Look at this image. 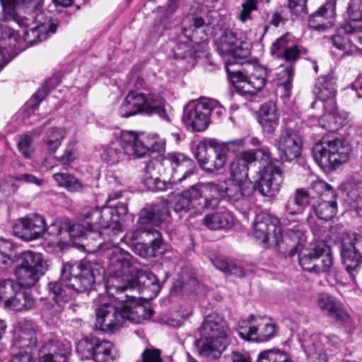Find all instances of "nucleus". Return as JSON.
Listing matches in <instances>:
<instances>
[{
  "label": "nucleus",
  "instance_id": "nucleus-1",
  "mask_svg": "<svg viewBox=\"0 0 362 362\" xmlns=\"http://www.w3.org/2000/svg\"><path fill=\"white\" fill-rule=\"evenodd\" d=\"M110 276L107 281V292L117 295L115 298L120 302L117 307L111 303L99 305L95 310V327L100 330L115 332L119 329L124 322L140 323L146 318V308L137 298L129 293H124L128 287L126 284L119 285V279H124L129 262L126 254L116 250L110 259Z\"/></svg>",
  "mask_w": 362,
  "mask_h": 362
},
{
  "label": "nucleus",
  "instance_id": "nucleus-2",
  "mask_svg": "<svg viewBox=\"0 0 362 362\" xmlns=\"http://www.w3.org/2000/svg\"><path fill=\"white\" fill-rule=\"evenodd\" d=\"M104 274L103 267L96 261L64 264L60 279L49 281L47 285L48 300L43 305V312L52 317H57L71 298V289L77 293L89 291L94 284L103 279Z\"/></svg>",
  "mask_w": 362,
  "mask_h": 362
},
{
  "label": "nucleus",
  "instance_id": "nucleus-3",
  "mask_svg": "<svg viewBox=\"0 0 362 362\" xmlns=\"http://www.w3.org/2000/svg\"><path fill=\"white\" fill-rule=\"evenodd\" d=\"M138 227L130 235L121 238L137 255L151 259L163 254L164 241L160 232L151 226H158L170 216L168 204L161 202L146 204L139 212Z\"/></svg>",
  "mask_w": 362,
  "mask_h": 362
},
{
  "label": "nucleus",
  "instance_id": "nucleus-4",
  "mask_svg": "<svg viewBox=\"0 0 362 362\" xmlns=\"http://www.w3.org/2000/svg\"><path fill=\"white\" fill-rule=\"evenodd\" d=\"M279 224L286 226V220L267 214H257L253 223L254 236L264 244L273 238L280 253L285 257H293L305 242V235L299 228H288L284 234L278 236L282 230Z\"/></svg>",
  "mask_w": 362,
  "mask_h": 362
},
{
  "label": "nucleus",
  "instance_id": "nucleus-5",
  "mask_svg": "<svg viewBox=\"0 0 362 362\" xmlns=\"http://www.w3.org/2000/svg\"><path fill=\"white\" fill-rule=\"evenodd\" d=\"M47 269V262L40 253L25 251L17 258L15 275L17 283L5 279L0 283V301L7 302L20 286L30 287L35 284Z\"/></svg>",
  "mask_w": 362,
  "mask_h": 362
},
{
  "label": "nucleus",
  "instance_id": "nucleus-6",
  "mask_svg": "<svg viewBox=\"0 0 362 362\" xmlns=\"http://www.w3.org/2000/svg\"><path fill=\"white\" fill-rule=\"evenodd\" d=\"M228 330V323L222 315L217 313L206 315L198 329L199 338L194 341L199 354L209 359L220 358L229 344Z\"/></svg>",
  "mask_w": 362,
  "mask_h": 362
},
{
  "label": "nucleus",
  "instance_id": "nucleus-7",
  "mask_svg": "<svg viewBox=\"0 0 362 362\" xmlns=\"http://www.w3.org/2000/svg\"><path fill=\"white\" fill-rule=\"evenodd\" d=\"M243 139L218 143L214 140L199 142L193 150V154L200 168L206 173L221 170L226 164L230 155L239 153L244 148Z\"/></svg>",
  "mask_w": 362,
  "mask_h": 362
},
{
  "label": "nucleus",
  "instance_id": "nucleus-8",
  "mask_svg": "<svg viewBox=\"0 0 362 362\" xmlns=\"http://www.w3.org/2000/svg\"><path fill=\"white\" fill-rule=\"evenodd\" d=\"M166 102L160 96L153 93L130 91L119 109L122 117L128 118L138 114L148 116L157 115L163 120L170 122L166 110Z\"/></svg>",
  "mask_w": 362,
  "mask_h": 362
},
{
  "label": "nucleus",
  "instance_id": "nucleus-9",
  "mask_svg": "<svg viewBox=\"0 0 362 362\" xmlns=\"http://www.w3.org/2000/svg\"><path fill=\"white\" fill-rule=\"evenodd\" d=\"M204 25V21L202 17L187 16L180 28L182 35L195 44L194 46L185 42H178L173 48V57L177 59H188L194 65L197 58L201 57L204 54L206 45L204 41H199L197 37L198 30Z\"/></svg>",
  "mask_w": 362,
  "mask_h": 362
},
{
  "label": "nucleus",
  "instance_id": "nucleus-10",
  "mask_svg": "<svg viewBox=\"0 0 362 362\" xmlns=\"http://www.w3.org/2000/svg\"><path fill=\"white\" fill-rule=\"evenodd\" d=\"M315 161L324 171L334 170L349 159V148L339 139L323 137L312 148Z\"/></svg>",
  "mask_w": 362,
  "mask_h": 362
},
{
  "label": "nucleus",
  "instance_id": "nucleus-11",
  "mask_svg": "<svg viewBox=\"0 0 362 362\" xmlns=\"http://www.w3.org/2000/svg\"><path fill=\"white\" fill-rule=\"evenodd\" d=\"M202 184L192 185L190 187L177 194L173 201V210L180 217L189 212H201L204 209L217 207L220 200L214 196L204 197Z\"/></svg>",
  "mask_w": 362,
  "mask_h": 362
},
{
  "label": "nucleus",
  "instance_id": "nucleus-12",
  "mask_svg": "<svg viewBox=\"0 0 362 362\" xmlns=\"http://www.w3.org/2000/svg\"><path fill=\"white\" fill-rule=\"evenodd\" d=\"M298 262L301 268L308 272L320 274L330 273L334 268L331 247L325 244H316L310 247H303L298 251Z\"/></svg>",
  "mask_w": 362,
  "mask_h": 362
},
{
  "label": "nucleus",
  "instance_id": "nucleus-13",
  "mask_svg": "<svg viewBox=\"0 0 362 362\" xmlns=\"http://www.w3.org/2000/svg\"><path fill=\"white\" fill-rule=\"evenodd\" d=\"M235 157L228 165L229 180L239 183L247 182L248 166L258 160L269 162L271 152L267 147L240 151L234 154Z\"/></svg>",
  "mask_w": 362,
  "mask_h": 362
},
{
  "label": "nucleus",
  "instance_id": "nucleus-14",
  "mask_svg": "<svg viewBox=\"0 0 362 362\" xmlns=\"http://www.w3.org/2000/svg\"><path fill=\"white\" fill-rule=\"evenodd\" d=\"M76 351L81 360L112 362L115 359L114 344L95 337H84L76 344Z\"/></svg>",
  "mask_w": 362,
  "mask_h": 362
},
{
  "label": "nucleus",
  "instance_id": "nucleus-15",
  "mask_svg": "<svg viewBox=\"0 0 362 362\" xmlns=\"http://www.w3.org/2000/svg\"><path fill=\"white\" fill-rule=\"evenodd\" d=\"M121 145L126 155L134 158H141L151 152L160 151L163 144L144 134L125 131L121 134Z\"/></svg>",
  "mask_w": 362,
  "mask_h": 362
},
{
  "label": "nucleus",
  "instance_id": "nucleus-16",
  "mask_svg": "<svg viewBox=\"0 0 362 362\" xmlns=\"http://www.w3.org/2000/svg\"><path fill=\"white\" fill-rule=\"evenodd\" d=\"M112 209L108 206L90 207L82 212L83 222L88 229L87 235L98 242L96 247L102 244L101 230L112 228Z\"/></svg>",
  "mask_w": 362,
  "mask_h": 362
},
{
  "label": "nucleus",
  "instance_id": "nucleus-17",
  "mask_svg": "<svg viewBox=\"0 0 362 362\" xmlns=\"http://www.w3.org/2000/svg\"><path fill=\"white\" fill-rule=\"evenodd\" d=\"M341 245L342 263L354 279L362 265V235L346 233L342 237Z\"/></svg>",
  "mask_w": 362,
  "mask_h": 362
},
{
  "label": "nucleus",
  "instance_id": "nucleus-18",
  "mask_svg": "<svg viewBox=\"0 0 362 362\" xmlns=\"http://www.w3.org/2000/svg\"><path fill=\"white\" fill-rule=\"evenodd\" d=\"M263 169L259 168L257 177L253 182H250V187L252 191V195L255 192H258L261 196L265 197H274L280 191L281 184L283 183V171L279 166L270 165Z\"/></svg>",
  "mask_w": 362,
  "mask_h": 362
},
{
  "label": "nucleus",
  "instance_id": "nucleus-19",
  "mask_svg": "<svg viewBox=\"0 0 362 362\" xmlns=\"http://www.w3.org/2000/svg\"><path fill=\"white\" fill-rule=\"evenodd\" d=\"M226 71L234 83L236 91L241 95H253L266 84L267 74L264 67H257L250 76L240 71L230 70L228 64H226Z\"/></svg>",
  "mask_w": 362,
  "mask_h": 362
},
{
  "label": "nucleus",
  "instance_id": "nucleus-20",
  "mask_svg": "<svg viewBox=\"0 0 362 362\" xmlns=\"http://www.w3.org/2000/svg\"><path fill=\"white\" fill-rule=\"evenodd\" d=\"M247 37L241 30L226 29L216 41L221 55L231 56L234 59H245L250 53Z\"/></svg>",
  "mask_w": 362,
  "mask_h": 362
},
{
  "label": "nucleus",
  "instance_id": "nucleus-21",
  "mask_svg": "<svg viewBox=\"0 0 362 362\" xmlns=\"http://www.w3.org/2000/svg\"><path fill=\"white\" fill-rule=\"evenodd\" d=\"M116 250H119L124 252L126 254L127 259L129 262L126 276H124V280L122 278L119 279V284L122 285L124 284L127 285L128 290L126 292H131L132 288H136L139 292L143 295L144 298L153 299L156 298L161 288V286L157 276L151 272H142L138 275L136 282H130L129 277V269L130 267L129 259V254L124 250L117 247L112 250L110 259L112 257V253L115 252ZM116 284H118V282Z\"/></svg>",
  "mask_w": 362,
  "mask_h": 362
},
{
  "label": "nucleus",
  "instance_id": "nucleus-22",
  "mask_svg": "<svg viewBox=\"0 0 362 362\" xmlns=\"http://www.w3.org/2000/svg\"><path fill=\"white\" fill-rule=\"evenodd\" d=\"M45 230V219L37 214H31L21 218L13 226V234L25 241L41 238Z\"/></svg>",
  "mask_w": 362,
  "mask_h": 362
},
{
  "label": "nucleus",
  "instance_id": "nucleus-23",
  "mask_svg": "<svg viewBox=\"0 0 362 362\" xmlns=\"http://www.w3.org/2000/svg\"><path fill=\"white\" fill-rule=\"evenodd\" d=\"M275 142L279 152V158L282 163L291 162L300 156L303 141L298 132L291 129H285L281 131Z\"/></svg>",
  "mask_w": 362,
  "mask_h": 362
},
{
  "label": "nucleus",
  "instance_id": "nucleus-24",
  "mask_svg": "<svg viewBox=\"0 0 362 362\" xmlns=\"http://www.w3.org/2000/svg\"><path fill=\"white\" fill-rule=\"evenodd\" d=\"M211 191L218 192V194L233 204L243 202L252 196L249 182L223 181L219 183L206 182L204 185Z\"/></svg>",
  "mask_w": 362,
  "mask_h": 362
},
{
  "label": "nucleus",
  "instance_id": "nucleus-25",
  "mask_svg": "<svg viewBox=\"0 0 362 362\" xmlns=\"http://www.w3.org/2000/svg\"><path fill=\"white\" fill-rule=\"evenodd\" d=\"M317 305L325 315L332 319L335 322L344 327L348 330L353 329L350 315L342 304L335 298L327 293H321L317 299Z\"/></svg>",
  "mask_w": 362,
  "mask_h": 362
},
{
  "label": "nucleus",
  "instance_id": "nucleus-26",
  "mask_svg": "<svg viewBox=\"0 0 362 362\" xmlns=\"http://www.w3.org/2000/svg\"><path fill=\"white\" fill-rule=\"evenodd\" d=\"M37 344V332L30 323H25L20 326L13 335L11 349L19 350L12 357L18 355L30 354L31 362L33 359V350Z\"/></svg>",
  "mask_w": 362,
  "mask_h": 362
},
{
  "label": "nucleus",
  "instance_id": "nucleus-27",
  "mask_svg": "<svg viewBox=\"0 0 362 362\" xmlns=\"http://www.w3.org/2000/svg\"><path fill=\"white\" fill-rule=\"evenodd\" d=\"M3 8V20L14 21L24 25L28 19L22 15L27 9H35L40 6L44 0H0Z\"/></svg>",
  "mask_w": 362,
  "mask_h": 362
},
{
  "label": "nucleus",
  "instance_id": "nucleus-28",
  "mask_svg": "<svg viewBox=\"0 0 362 362\" xmlns=\"http://www.w3.org/2000/svg\"><path fill=\"white\" fill-rule=\"evenodd\" d=\"M184 123L194 132L205 130L209 123V112L204 100L187 105L182 116Z\"/></svg>",
  "mask_w": 362,
  "mask_h": 362
},
{
  "label": "nucleus",
  "instance_id": "nucleus-29",
  "mask_svg": "<svg viewBox=\"0 0 362 362\" xmlns=\"http://www.w3.org/2000/svg\"><path fill=\"white\" fill-rule=\"evenodd\" d=\"M71 349L69 344L57 339L47 341L40 350V362H67Z\"/></svg>",
  "mask_w": 362,
  "mask_h": 362
},
{
  "label": "nucleus",
  "instance_id": "nucleus-30",
  "mask_svg": "<svg viewBox=\"0 0 362 362\" xmlns=\"http://www.w3.org/2000/svg\"><path fill=\"white\" fill-rule=\"evenodd\" d=\"M279 114L276 103L272 100L262 105L258 116V122L264 134L273 135L279 127Z\"/></svg>",
  "mask_w": 362,
  "mask_h": 362
},
{
  "label": "nucleus",
  "instance_id": "nucleus-31",
  "mask_svg": "<svg viewBox=\"0 0 362 362\" xmlns=\"http://www.w3.org/2000/svg\"><path fill=\"white\" fill-rule=\"evenodd\" d=\"M42 4L43 3L33 10L27 9L22 12V15L28 19L27 23L24 25H21L17 22H15V23L20 27H23L27 26L32 21L33 23L35 24L34 26L40 29L43 33H47L48 32L54 33L57 28L52 22L51 16H47L44 11L41 10ZM8 22L10 23L11 21ZM12 22L14 23V21Z\"/></svg>",
  "mask_w": 362,
  "mask_h": 362
},
{
  "label": "nucleus",
  "instance_id": "nucleus-32",
  "mask_svg": "<svg viewBox=\"0 0 362 362\" xmlns=\"http://www.w3.org/2000/svg\"><path fill=\"white\" fill-rule=\"evenodd\" d=\"M276 331V326L272 323H266L262 328L255 326H241L238 329V335L249 341L263 342L271 339Z\"/></svg>",
  "mask_w": 362,
  "mask_h": 362
},
{
  "label": "nucleus",
  "instance_id": "nucleus-33",
  "mask_svg": "<svg viewBox=\"0 0 362 362\" xmlns=\"http://www.w3.org/2000/svg\"><path fill=\"white\" fill-rule=\"evenodd\" d=\"M192 160L182 153L170 152L155 161L160 167H163L165 170L175 175L177 172L184 171L185 166L191 165Z\"/></svg>",
  "mask_w": 362,
  "mask_h": 362
},
{
  "label": "nucleus",
  "instance_id": "nucleus-34",
  "mask_svg": "<svg viewBox=\"0 0 362 362\" xmlns=\"http://www.w3.org/2000/svg\"><path fill=\"white\" fill-rule=\"evenodd\" d=\"M202 223L212 230H228L234 225V218L229 211L220 210L206 214L202 220Z\"/></svg>",
  "mask_w": 362,
  "mask_h": 362
},
{
  "label": "nucleus",
  "instance_id": "nucleus-35",
  "mask_svg": "<svg viewBox=\"0 0 362 362\" xmlns=\"http://www.w3.org/2000/svg\"><path fill=\"white\" fill-rule=\"evenodd\" d=\"M156 169L160 170V166L156 161L151 160L146 164L143 183L151 191H166L171 187V184L161 180L158 176L160 173L156 172Z\"/></svg>",
  "mask_w": 362,
  "mask_h": 362
},
{
  "label": "nucleus",
  "instance_id": "nucleus-36",
  "mask_svg": "<svg viewBox=\"0 0 362 362\" xmlns=\"http://www.w3.org/2000/svg\"><path fill=\"white\" fill-rule=\"evenodd\" d=\"M335 0H327L317 11L310 16L308 26L315 30H324L327 28L324 19L333 17L335 14Z\"/></svg>",
  "mask_w": 362,
  "mask_h": 362
},
{
  "label": "nucleus",
  "instance_id": "nucleus-37",
  "mask_svg": "<svg viewBox=\"0 0 362 362\" xmlns=\"http://www.w3.org/2000/svg\"><path fill=\"white\" fill-rule=\"evenodd\" d=\"M317 98L324 103L329 100H334L336 93V80L330 74L318 77L313 90Z\"/></svg>",
  "mask_w": 362,
  "mask_h": 362
},
{
  "label": "nucleus",
  "instance_id": "nucleus-38",
  "mask_svg": "<svg viewBox=\"0 0 362 362\" xmlns=\"http://www.w3.org/2000/svg\"><path fill=\"white\" fill-rule=\"evenodd\" d=\"M35 305V300L31 293L23 288L18 291L4 303V308L15 311H23L33 308Z\"/></svg>",
  "mask_w": 362,
  "mask_h": 362
},
{
  "label": "nucleus",
  "instance_id": "nucleus-39",
  "mask_svg": "<svg viewBox=\"0 0 362 362\" xmlns=\"http://www.w3.org/2000/svg\"><path fill=\"white\" fill-rule=\"evenodd\" d=\"M325 113L320 120V125L329 132H335L342 126L341 117L339 116L335 100H329L323 103Z\"/></svg>",
  "mask_w": 362,
  "mask_h": 362
},
{
  "label": "nucleus",
  "instance_id": "nucleus-40",
  "mask_svg": "<svg viewBox=\"0 0 362 362\" xmlns=\"http://www.w3.org/2000/svg\"><path fill=\"white\" fill-rule=\"evenodd\" d=\"M337 199L330 198L329 200H317V203L311 205V211L316 216L322 220H331L337 213Z\"/></svg>",
  "mask_w": 362,
  "mask_h": 362
},
{
  "label": "nucleus",
  "instance_id": "nucleus-41",
  "mask_svg": "<svg viewBox=\"0 0 362 362\" xmlns=\"http://www.w3.org/2000/svg\"><path fill=\"white\" fill-rule=\"evenodd\" d=\"M65 134V131L60 128L49 129L43 138V146L50 153H54L61 146Z\"/></svg>",
  "mask_w": 362,
  "mask_h": 362
},
{
  "label": "nucleus",
  "instance_id": "nucleus-42",
  "mask_svg": "<svg viewBox=\"0 0 362 362\" xmlns=\"http://www.w3.org/2000/svg\"><path fill=\"white\" fill-rule=\"evenodd\" d=\"M52 177L59 186L65 187L69 192H76L83 189L81 181L71 174L58 173Z\"/></svg>",
  "mask_w": 362,
  "mask_h": 362
},
{
  "label": "nucleus",
  "instance_id": "nucleus-43",
  "mask_svg": "<svg viewBox=\"0 0 362 362\" xmlns=\"http://www.w3.org/2000/svg\"><path fill=\"white\" fill-rule=\"evenodd\" d=\"M18 36V32L13 28L0 25V53L1 54V59L0 61V70L2 69L1 63L4 59L3 51L7 47H11L16 45V41Z\"/></svg>",
  "mask_w": 362,
  "mask_h": 362
},
{
  "label": "nucleus",
  "instance_id": "nucleus-44",
  "mask_svg": "<svg viewBox=\"0 0 362 362\" xmlns=\"http://www.w3.org/2000/svg\"><path fill=\"white\" fill-rule=\"evenodd\" d=\"M307 191L311 194L313 199H314L315 195L325 196L327 198L329 197L334 199H337V197L336 190L334 189L329 184L322 180L313 181L307 189Z\"/></svg>",
  "mask_w": 362,
  "mask_h": 362
},
{
  "label": "nucleus",
  "instance_id": "nucleus-45",
  "mask_svg": "<svg viewBox=\"0 0 362 362\" xmlns=\"http://www.w3.org/2000/svg\"><path fill=\"white\" fill-rule=\"evenodd\" d=\"M121 143H111L105 146L101 156L109 164H116L122 160L125 156Z\"/></svg>",
  "mask_w": 362,
  "mask_h": 362
},
{
  "label": "nucleus",
  "instance_id": "nucleus-46",
  "mask_svg": "<svg viewBox=\"0 0 362 362\" xmlns=\"http://www.w3.org/2000/svg\"><path fill=\"white\" fill-rule=\"evenodd\" d=\"M346 201L351 209L362 216V185H354L347 191Z\"/></svg>",
  "mask_w": 362,
  "mask_h": 362
},
{
  "label": "nucleus",
  "instance_id": "nucleus-47",
  "mask_svg": "<svg viewBox=\"0 0 362 362\" xmlns=\"http://www.w3.org/2000/svg\"><path fill=\"white\" fill-rule=\"evenodd\" d=\"M256 362H293L288 354L279 349H267L260 352Z\"/></svg>",
  "mask_w": 362,
  "mask_h": 362
},
{
  "label": "nucleus",
  "instance_id": "nucleus-48",
  "mask_svg": "<svg viewBox=\"0 0 362 362\" xmlns=\"http://www.w3.org/2000/svg\"><path fill=\"white\" fill-rule=\"evenodd\" d=\"M305 352L308 362H327V361L326 350L320 341L308 345Z\"/></svg>",
  "mask_w": 362,
  "mask_h": 362
},
{
  "label": "nucleus",
  "instance_id": "nucleus-49",
  "mask_svg": "<svg viewBox=\"0 0 362 362\" xmlns=\"http://www.w3.org/2000/svg\"><path fill=\"white\" fill-rule=\"evenodd\" d=\"M293 42L292 37L288 33L277 38L272 45V55L280 58L282 56V52H285L289 49Z\"/></svg>",
  "mask_w": 362,
  "mask_h": 362
},
{
  "label": "nucleus",
  "instance_id": "nucleus-50",
  "mask_svg": "<svg viewBox=\"0 0 362 362\" xmlns=\"http://www.w3.org/2000/svg\"><path fill=\"white\" fill-rule=\"evenodd\" d=\"M109 208L112 209V233L117 235L121 232V225L119 223V219L124 217L128 211L127 205L125 203L119 202L116 206H108Z\"/></svg>",
  "mask_w": 362,
  "mask_h": 362
},
{
  "label": "nucleus",
  "instance_id": "nucleus-51",
  "mask_svg": "<svg viewBox=\"0 0 362 362\" xmlns=\"http://www.w3.org/2000/svg\"><path fill=\"white\" fill-rule=\"evenodd\" d=\"M349 21L344 24H352L355 25L362 24V0H351L347 10Z\"/></svg>",
  "mask_w": 362,
  "mask_h": 362
},
{
  "label": "nucleus",
  "instance_id": "nucleus-52",
  "mask_svg": "<svg viewBox=\"0 0 362 362\" xmlns=\"http://www.w3.org/2000/svg\"><path fill=\"white\" fill-rule=\"evenodd\" d=\"M281 81L279 86L282 88L283 96L288 98L291 95L294 69L292 66L286 67L281 72Z\"/></svg>",
  "mask_w": 362,
  "mask_h": 362
},
{
  "label": "nucleus",
  "instance_id": "nucleus-53",
  "mask_svg": "<svg viewBox=\"0 0 362 362\" xmlns=\"http://www.w3.org/2000/svg\"><path fill=\"white\" fill-rule=\"evenodd\" d=\"M332 227L321 226L313 228V233L317 237V244H325L330 247L332 241H336L337 236L333 234Z\"/></svg>",
  "mask_w": 362,
  "mask_h": 362
},
{
  "label": "nucleus",
  "instance_id": "nucleus-54",
  "mask_svg": "<svg viewBox=\"0 0 362 362\" xmlns=\"http://www.w3.org/2000/svg\"><path fill=\"white\" fill-rule=\"evenodd\" d=\"M23 28V35L24 40L29 45H33L41 40V37L45 33H43L37 27H30V23Z\"/></svg>",
  "mask_w": 362,
  "mask_h": 362
},
{
  "label": "nucleus",
  "instance_id": "nucleus-55",
  "mask_svg": "<svg viewBox=\"0 0 362 362\" xmlns=\"http://www.w3.org/2000/svg\"><path fill=\"white\" fill-rule=\"evenodd\" d=\"M209 112V118L211 120H219L225 114V108L217 101L214 100H204Z\"/></svg>",
  "mask_w": 362,
  "mask_h": 362
},
{
  "label": "nucleus",
  "instance_id": "nucleus-56",
  "mask_svg": "<svg viewBox=\"0 0 362 362\" xmlns=\"http://www.w3.org/2000/svg\"><path fill=\"white\" fill-rule=\"evenodd\" d=\"M66 233L71 236V238H81V237H85L86 239L89 240L91 239V236L87 235L88 229L84 225V223L83 222V224L79 223H74L72 224L70 221H66Z\"/></svg>",
  "mask_w": 362,
  "mask_h": 362
},
{
  "label": "nucleus",
  "instance_id": "nucleus-57",
  "mask_svg": "<svg viewBox=\"0 0 362 362\" xmlns=\"http://www.w3.org/2000/svg\"><path fill=\"white\" fill-rule=\"evenodd\" d=\"M257 0H245L242 4V9L238 16V19L242 23L251 20V13L257 10Z\"/></svg>",
  "mask_w": 362,
  "mask_h": 362
},
{
  "label": "nucleus",
  "instance_id": "nucleus-58",
  "mask_svg": "<svg viewBox=\"0 0 362 362\" xmlns=\"http://www.w3.org/2000/svg\"><path fill=\"white\" fill-rule=\"evenodd\" d=\"M341 25L338 29L337 33L332 37V42L335 47L341 50H344L349 46V44L354 43V40L351 36H344V35H347V33L341 31Z\"/></svg>",
  "mask_w": 362,
  "mask_h": 362
},
{
  "label": "nucleus",
  "instance_id": "nucleus-59",
  "mask_svg": "<svg viewBox=\"0 0 362 362\" xmlns=\"http://www.w3.org/2000/svg\"><path fill=\"white\" fill-rule=\"evenodd\" d=\"M196 170V165L194 160L192 161V164L185 166L184 171L177 172L175 175H171L172 179L175 183L182 184L184 182L189 183L191 177L194 175Z\"/></svg>",
  "mask_w": 362,
  "mask_h": 362
},
{
  "label": "nucleus",
  "instance_id": "nucleus-60",
  "mask_svg": "<svg viewBox=\"0 0 362 362\" xmlns=\"http://www.w3.org/2000/svg\"><path fill=\"white\" fill-rule=\"evenodd\" d=\"M288 8L292 15L303 17L308 13L307 0H288Z\"/></svg>",
  "mask_w": 362,
  "mask_h": 362
},
{
  "label": "nucleus",
  "instance_id": "nucleus-61",
  "mask_svg": "<svg viewBox=\"0 0 362 362\" xmlns=\"http://www.w3.org/2000/svg\"><path fill=\"white\" fill-rule=\"evenodd\" d=\"M291 197L303 210L306 206H311L314 203L311 194L304 188L296 189L294 194Z\"/></svg>",
  "mask_w": 362,
  "mask_h": 362
},
{
  "label": "nucleus",
  "instance_id": "nucleus-62",
  "mask_svg": "<svg viewBox=\"0 0 362 362\" xmlns=\"http://www.w3.org/2000/svg\"><path fill=\"white\" fill-rule=\"evenodd\" d=\"M32 143L33 139L28 135L21 136L18 142V150L25 158H30L33 153Z\"/></svg>",
  "mask_w": 362,
  "mask_h": 362
},
{
  "label": "nucleus",
  "instance_id": "nucleus-63",
  "mask_svg": "<svg viewBox=\"0 0 362 362\" xmlns=\"http://www.w3.org/2000/svg\"><path fill=\"white\" fill-rule=\"evenodd\" d=\"M354 22L352 24H342V32H346L348 35L353 37L354 42H358L362 45V23L358 25H355Z\"/></svg>",
  "mask_w": 362,
  "mask_h": 362
},
{
  "label": "nucleus",
  "instance_id": "nucleus-64",
  "mask_svg": "<svg viewBox=\"0 0 362 362\" xmlns=\"http://www.w3.org/2000/svg\"><path fill=\"white\" fill-rule=\"evenodd\" d=\"M305 53V49L293 42L285 52H282L281 59L287 62H295L299 59L301 54Z\"/></svg>",
  "mask_w": 362,
  "mask_h": 362
}]
</instances>
